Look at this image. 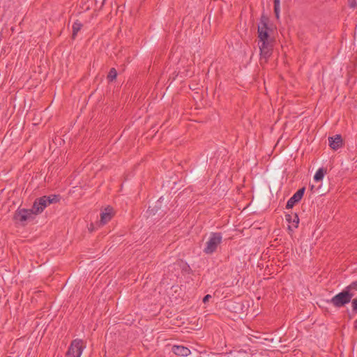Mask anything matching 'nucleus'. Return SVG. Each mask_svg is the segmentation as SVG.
<instances>
[{"mask_svg": "<svg viewBox=\"0 0 357 357\" xmlns=\"http://www.w3.org/2000/svg\"><path fill=\"white\" fill-rule=\"evenodd\" d=\"M268 20L265 17H261L260 20V24L258 25V31L261 30H266L268 31L269 28L268 27Z\"/></svg>", "mask_w": 357, "mask_h": 357, "instance_id": "15", "label": "nucleus"}, {"mask_svg": "<svg viewBox=\"0 0 357 357\" xmlns=\"http://www.w3.org/2000/svg\"><path fill=\"white\" fill-rule=\"evenodd\" d=\"M211 298V296L210 294H207L206 296H204V297L203 298V303H206L207 302H208V301Z\"/></svg>", "mask_w": 357, "mask_h": 357, "instance_id": "24", "label": "nucleus"}, {"mask_svg": "<svg viewBox=\"0 0 357 357\" xmlns=\"http://www.w3.org/2000/svg\"><path fill=\"white\" fill-rule=\"evenodd\" d=\"M280 0H274V13L275 15V17L278 19L280 15Z\"/></svg>", "mask_w": 357, "mask_h": 357, "instance_id": "17", "label": "nucleus"}, {"mask_svg": "<svg viewBox=\"0 0 357 357\" xmlns=\"http://www.w3.org/2000/svg\"><path fill=\"white\" fill-rule=\"evenodd\" d=\"M344 144L341 135L336 134V150L342 147Z\"/></svg>", "mask_w": 357, "mask_h": 357, "instance_id": "19", "label": "nucleus"}, {"mask_svg": "<svg viewBox=\"0 0 357 357\" xmlns=\"http://www.w3.org/2000/svg\"><path fill=\"white\" fill-rule=\"evenodd\" d=\"M352 311L355 313L357 312V298H354L352 302Z\"/></svg>", "mask_w": 357, "mask_h": 357, "instance_id": "22", "label": "nucleus"}, {"mask_svg": "<svg viewBox=\"0 0 357 357\" xmlns=\"http://www.w3.org/2000/svg\"><path fill=\"white\" fill-rule=\"evenodd\" d=\"M116 76H117V72H116V69L114 68H112L109 70V73L107 75V79L109 82H112L114 79H116Z\"/></svg>", "mask_w": 357, "mask_h": 357, "instance_id": "16", "label": "nucleus"}, {"mask_svg": "<svg viewBox=\"0 0 357 357\" xmlns=\"http://www.w3.org/2000/svg\"><path fill=\"white\" fill-rule=\"evenodd\" d=\"M160 204V200H158V202H157V204Z\"/></svg>", "mask_w": 357, "mask_h": 357, "instance_id": "27", "label": "nucleus"}, {"mask_svg": "<svg viewBox=\"0 0 357 357\" xmlns=\"http://www.w3.org/2000/svg\"><path fill=\"white\" fill-rule=\"evenodd\" d=\"M172 351L176 355L183 357H186L190 354V350L184 346L174 345L172 347Z\"/></svg>", "mask_w": 357, "mask_h": 357, "instance_id": "8", "label": "nucleus"}, {"mask_svg": "<svg viewBox=\"0 0 357 357\" xmlns=\"http://www.w3.org/2000/svg\"><path fill=\"white\" fill-rule=\"evenodd\" d=\"M355 327L357 328V319L354 321Z\"/></svg>", "mask_w": 357, "mask_h": 357, "instance_id": "26", "label": "nucleus"}, {"mask_svg": "<svg viewBox=\"0 0 357 357\" xmlns=\"http://www.w3.org/2000/svg\"><path fill=\"white\" fill-rule=\"evenodd\" d=\"M346 289L351 292L352 290H357V280L351 282L349 286L346 287Z\"/></svg>", "mask_w": 357, "mask_h": 357, "instance_id": "20", "label": "nucleus"}, {"mask_svg": "<svg viewBox=\"0 0 357 357\" xmlns=\"http://www.w3.org/2000/svg\"><path fill=\"white\" fill-rule=\"evenodd\" d=\"M273 47V45L271 47H264V46H262V47H259L261 61L264 60V63L267 62L268 59L272 55Z\"/></svg>", "mask_w": 357, "mask_h": 357, "instance_id": "9", "label": "nucleus"}, {"mask_svg": "<svg viewBox=\"0 0 357 357\" xmlns=\"http://www.w3.org/2000/svg\"><path fill=\"white\" fill-rule=\"evenodd\" d=\"M46 199V195L42 196L35 199L31 209L36 215L40 214L48 206Z\"/></svg>", "mask_w": 357, "mask_h": 357, "instance_id": "5", "label": "nucleus"}, {"mask_svg": "<svg viewBox=\"0 0 357 357\" xmlns=\"http://www.w3.org/2000/svg\"><path fill=\"white\" fill-rule=\"evenodd\" d=\"M257 32H258L259 41L271 40L270 38V35H269L268 31H266V30L258 31L257 30Z\"/></svg>", "mask_w": 357, "mask_h": 357, "instance_id": "14", "label": "nucleus"}, {"mask_svg": "<svg viewBox=\"0 0 357 357\" xmlns=\"http://www.w3.org/2000/svg\"><path fill=\"white\" fill-rule=\"evenodd\" d=\"M330 302L335 305V296L331 298Z\"/></svg>", "mask_w": 357, "mask_h": 357, "instance_id": "25", "label": "nucleus"}, {"mask_svg": "<svg viewBox=\"0 0 357 357\" xmlns=\"http://www.w3.org/2000/svg\"><path fill=\"white\" fill-rule=\"evenodd\" d=\"M326 173V168H319L317 172L315 173L314 176V181L316 182H319V181H321L324 176V174Z\"/></svg>", "mask_w": 357, "mask_h": 357, "instance_id": "11", "label": "nucleus"}, {"mask_svg": "<svg viewBox=\"0 0 357 357\" xmlns=\"http://www.w3.org/2000/svg\"><path fill=\"white\" fill-rule=\"evenodd\" d=\"M114 215L113 208L112 207H107L100 213V225H104L111 220Z\"/></svg>", "mask_w": 357, "mask_h": 357, "instance_id": "7", "label": "nucleus"}, {"mask_svg": "<svg viewBox=\"0 0 357 357\" xmlns=\"http://www.w3.org/2000/svg\"><path fill=\"white\" fill-rule=\"evenodd\" d=\"M286 220L292 225V227L294 228H297L299 223V218L297 213H294V215H291L290 214H286L285 215ZM288 229L291 231H292L291 226L289 225Z\"/></svg>", "mask_w": 357, "mask_h": 357, "instance_id": "10", "label": "nucleus"}, {"mask_svg": "<svg viewBox=\"0 0 357 357\" xmlns=\"http://www.w3.org/2000/svg\"><path fill=\"white\" fill-rule=\"evenodd\" d=\"M222 235L220 232H212L210 235L208 241L206 243V247L204 252L211 255L215 252L218 246L222 243Z\"/></svg>", "mask_w": 357, "mask_h": 357, "instance_id": "2", "label": "nucleus"}, {"mask_svg": "<svg viewBox=\"0 0 357 357\" xmlns=\"http://www.w3.org/2000/svg\"><path fill=\"white\" fill-rule=\"evenodd\" d=\"M329 146L330 147L335 150V137H328Z\"/></svg>", "mask_w": 357, "mask_h": 357, "instance_id": "21", "label": "nucleus"}, {"mask_svg": "<svg viewBox=\"0 0 357 357\" xmlns=\"http://www.w3.org/2000/svg\"><path fill=\"white\" fill-rule=\"evenodd\" d=\"M348 1V4H349V6L351 8H355L357 3H356V0H347Z\"/></svg>", "mask_w": 357, "mask_h": 357, "instance_id": "23", "label": "nucleus"}, {"mask_svg": "<svg viewBox=\"0 0 357 357\" xmlns=\"http://www.w3.org/2000/svg\"><path fill=\"white\" fill-rule=\"evenodd\" d=\"M305 191V188L303 187L298 189L291 197L287 201L286 204V208H292L296 204H298L303 198Z\"/></svg>", "mask_w": 357, "mask_h": 357, "instance_id": "6", "label": "nucleus"}, {"mask_svg": "<svg viewBox=\"0 0 357 357\" xmlns=\"http://www.w3.org/2000/svg\"><path fill=\"white\" fill-rule=\"evenodd\" d=\"M35 216L36 215L31 208L26 209L19 207L14 213L13 220L20 222L22 226H25L27 222L33 220Z\"/></svg>", "mask_w": 357, "mask_h": 357, "instance_id": "1", "label": "nucleus"}, {"mask_svg": "<svg viewBox=\"0 0 357 357\" xmlns=\"http://www.w3.org/2000/svg\"><path fill=\"white\" fill-rule=\"evenodd\" d=\"M354 296V293L349 292L345 288L342 292L336 294V307H342L349 303Z\"/></svg>", "mask_w": 357, "mask_h": 357, "instance_id": "4", "label": "nucleus"}, {"mask_svg": "<svg viewBox=\"0 0 357 357\" xmlns=\"http://www.w3.org/2000/svg\"><path fill=\"white\" fill-rule=\"evenodd\" d=\"M46 199L47 204L50 205L51 204L59 202L61 197L59 195H50L49 196H46Z\"/></svg>", "mask_w": 357, "mask_h": 357, "instance_id": "13", "label": "nucleus"}, {"mask_svg": "<svg viewBox=\"0 0 357 357\" xmlns=\"http://www.w3.org/2000/svg\"><path fill=\"white\" fill-rule=\"evenodd\" d=\"M82 344V340L75 339L73 340L66 352V356L68 357H80L84 349Z\"/></svg>", "mask_w": 357, "mask_h": 357, "instance_id": "3", "label": "nucleus"}, {"mask_svg": "<svg viewBox=\"0 0 357 357\" xmlns=\"http://www.w3.org/2000/svg\"><path fill=\"white\" fill-rule=\"evenodd\" d=\"M273 40H261V41L258 42V45H259V47H262V46L266 47H271V46L273 45Z\"/></svg>", "mask_w": 357, "mask_h": 357, "instance_id": "18", "label": "nucleus"}, {"mask_svg": "<svg viewBox=\"0 0 357 357\" xmlns=\"http://www.w3.org/2000/svg\"><path fill=\"white\" fill-rule=\"evenodd\" d=\"M82 27V24L79 22L78 20L75 21L73 24V33L72 38L75 39L77 33L80 31Z\"/></svg>", "mask_w": 357, "mask_h": 357, "instance_id": "12", "label": "nucleus"}]
</instances>
